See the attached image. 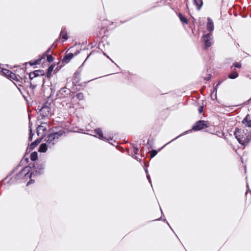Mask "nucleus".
I'll use <instances>...</instances> for the list:
<instances>
[{"instance_id":"nucleus-1","label":"nucleus","mask_w":251,"mask_h":251,"mask_svg":"<svg viewBox=\"0 0 251 251\" xmlns=\"http://www.w3.org/2000/svg\"><path fill=\"white\" fill-rule=\"evenodd\" d=\"M234 135L242 145L248 144L251 140V131L247 129L236 128L234 131Z\"/></svg>"},{"instance_id":"nucleus-2","label":"nucleus","mask_w":251,"mask_h":251,"mask_svg":"<svg viewBox=\"0 0 251 251\" xmlns=\"http://www.w3.org/2000/svg\"><path fill=\"white\" fill-rule=\"evenodd\" d=\"M65 134L64 130H61L57 132H54L49 134L45 138V141L49 148L52 147L58 142L59 138Z\"/></svg>"},{"instance_id":"nucleus-3","label":"nucleus","mask_w":251,"mask_h":251,"mask_svg":"<svg viewBox=\"0 0 251 251\" xmlns=\"http://www.w3.org/2000/svg\"><path fill=\"white\" fill-rule=\"evenodd\" d=\"M209 126V123L207 121L200 120L195 123L193 126L192 129L194 131H199Z\"/></svg>"},{"instance_id":"nucleus-4","label":"nucleus","mask_w":251,"mask_h":251,"mask_svg":"<svg viewBox=\"0 0 251 251\" xmlns=\"http://www.w3.org/2000/svg\"><path fill=\"white\" fill-rule=\"evenodd\" d=\"M39 112L42 119L49 118L51 115V108L47 105L43 106L39 110Z\"/></svg>"},{"instance_id":"nucleus-5","label":"nucleus","mask_w":251,"mask_h":251,"mask_svg":"<svg viewBox=\"0 0 251 251\" xmlns=\"http://www.w3.org/2000/svg\"><path fill=\"white\" fill-rule=\"evenodd\" d=\"M31 167L29 166H26L24 168L22 169V170L20 172L14 177V180L15 181H17L20 180L21 179L24 178L30 172Z\"/></svg>"},{"instance_id":"nucleus-6","label":"nucleus","mask_w":251,"mask_h":251,"mask_svg":"<svg viewBox=\"0 0 251 251\" xmlns=\"http://www.w3.org/2000/svg\"><path fill=\"white\" fill-rule=\"evenodd\" d=\"M33 167L35 168V172L33 173H31L29 176V177H31L32 175H40L44 173V170L45 167V164L44 163H42L40 164H38L36 166L34 165Z\"/></svg>"},{"instance_id":"nucleus-7","label":"nucleus","mask_w":251,"mask_h":251,"mask_svg":"<svg viewBox=\"0 0 251 251\" xmlns=\"http://www.w3.org/2000/svg\"><path fill=\"white\" fill-rule=\"evenodd\" d=\"M71 91L70 89L64 87L59 90L56 94V97L58 99L65 98L68 97V96H71Z\"/></svg>"},{"instance_id":"nucleus-8","label":"nucleus","mask_w":251,"mask_h":251,"mask_svg":"<svg viewBox=\"0 0 251 251\" xmlns=\"http://www.w3.org/2000/svg\"><path fill=\"white\" fill-rule=\"evenodd\" d=\"M212 34L209 33L205 34L202 37V40L204 43L205 49L210 47L213 43Z\"/></svg>"},{"instance_id":"nucleus-9","label":"nucleus","mask_w":251,"mask_h":251,"mask_svg":"<svg viewBox=\"0 0 251 251\" xmlns=\"http://www.w3.org/2000/svg\"><path fill=\"white\" fill-rule=\"evenodd\" d=\"M31 75H33V77H38L41 81H44L43 76L44 75V72L42 70H36L31 72Z\"/></svg>"},{"instance_id":"nucleus-10","label":"nucleus","mask_w":251,"mask_h":251,"mask_svg":"<svg viewBox=\"0 0 251 251\" xmlns=\"http://www.w3.org/2000/svg\"><path fill=\"white\" fill-rule=\"evenodd\" d=\"M242 123L246 127L250 128V130L251 131V115H247L242 121Z\"/></svg>"},{"instance_id":"nucleus-11","label":"nucleus","mask_w":251,"mask_h":251,"mask_svg":"<svg viewBox=\"0 0 251 251\" xmlns=\"http://www.w3.org/2000/svg\"><path fill=\"white\" fill-rule=\"evenodd\" d=\"M94 132L95 133L98 135L99 138L101 140L104 141L109 140V139L112 140V138H107L106 137H104L102 132V130L100 128L95 129L94 130Z\"/></svg>"},{"instance_id":"nucleus-12","label":"nucleus","mask_w":251,"mask_h":251,"mask_svg":"<svg viewBox=\"0 0 251 251\" xmlns=\"http://www.w3.org/2000/svg\"><path fill=\"white\" fill-rule=\"evenodd\" d=\"M206 27L207 30H208L209 32H211L214 30L213 22L209 17L207 18Z\"/></svg>"},{"instance_id":"nucleus-13","label":"nucleus","mask_w":251,"mask_h":251,"mask_svg":"<svg viewBox=\"0 0 251 251\" xmlns=\"http://www.w3.org/2000/svg\"><path fill=\"white\" fill-rule=\"evenodd\" d=\"M74 57V54L73 53H69L67 54H66L63 59H62V62L68 63L69 62V61L71 60V59H72Z\"/></svg>"},{"instance_id":"nucleus-14","label":"nucleus","mask_w":251,"mask_h":251,"mask_svg":"<svg viewBox=\"0 0 251 251\" xmlns=\"http://www.w3.org/2000/svg\"><path fill=\"white\" fill-rule=\"evenodd\" d=\"M41 141V139H37L34 142L31 143L30 145L29 149L30 150H33Z\"/></svg>"},{"instance_id":"nucleus-15","label":"nucleus","mask_w":251,"mask_h":251,"mask_svg":"<svg viewBox=\"0 0 251 251\" xmlns=\"http://www.w3.org/2000/svg\"><path fill=\"white\" fill-rule=\"evenodd\" d=\"M194 4L197 6L198 10H200L203 4L202 0H193Z\"/></svg>"},{"instance_id":"nucleus-16","label":"nucleus","mask_w":251,"mask_h":251,"mask_svg":"<svg viewBox=\"0 0 251 251\" xmlns=\"http://www.w3.org/2000/svg\"><path fill=\"white\" fill-rule=\"evenodd\" d=\"M139 148L137 147H133V151L131 153L132 156L134 158H135L136 160H138V157L137 156H134L135 155L138 154V151H139Z\"/></svg>"},{"instance_id":"nucleus-17","label":"nucleus","mask_w":251,"mask_h":251,"mask_svg":"<svg viewBox=\"0 0 251 251\" xmlns=\"http://www.w3.org/2000/svg\"><path fill=\"white\" fill-rule=\"evenodd\" d=\"M47 145L46 143L42 144L39 148L38 151L41 152H45L47 150Z\"/></svg>"},{"instance_id":"nucleus-18","label":"nucleus","mask_w":251,"mask_h":251,"mask_svg":"<svg viewBox=\"0 0 251 251\" xmlns=\"http://www.w3.org/2000/svg\"><path fill=\"white\" fill-rule=\"evenodd\" d=\"M60 36L62 37V39L64 40L68 39V35L67 32L65 31V28H62L60 34Z\"/></svg>"},{"instance_id":"nucleus-19","label":"nucleus","mask_w":251,"mask_h":251,"mask_svg":"<svg viewBox=\"0 0 251 251\" xmlns=\"http://www.w3.org/2000/svg\"><path fill=\"white\" fill-rule=\"evenodd\" d=\"M178 16L182 24H188V20L184 16H183L181 13H178Z\"/></svg>"},{"instance_id":"nucleus-20","label":"nucleus","mask_w":251,"mask_h":251,"mask_svg":"<svg viewBox=\"0 0 251 251\" xmlns=\"http://www.w3.org/2000/svg\"><path fill=\"white\" fill-rule=\"evenodd\" d=\"M46 129H47L46 127L44 126H39L37 128V133L39 135L40 133H42L44 132L45 131H46Z\"/></svg>"},{"instance_id":"nucleus-21","label":"nucleus","mask_w":251,"mask_h":251,"mask_svg":"<svg viewBox=\"0 0 251 251\" xmlns=\"http://www.w3.org/2000/svg\"><path fill=\"white\" fill-rule=\"evenodd\" d=\"M1 72L3 75H5L7 77H9L10 74H11L12 72L11 71L6 69H1Z\"/></svg>"},{"instance_id":"nucleus-22","label":"nucleus","mask_w":251,"mask_h":251,"mask_svg":"<svg viewBox=\"0 0 251 251\" xmlns=\"http://www.w3.org/2000/svg\"><path fill=\"white\" fill-rule=\"evenodd\" d=\"M238 76V74L236 72H233L228 75V78L230 79H235Z\"/></svg>"},{"instance_id":"nucleus-23","label":"nucleus","mask_w":251,"mask_h":251,"mask_svg":"<svg viewBox=\"0 0 251 251\" xmlns=\"http://www.w3.org/2000/svg\"><path fill=\"white\" fill-rule=\"evenodd\" d=\"M38 158V154L36 151H34L30 154V159L32 161H35Z\"/></svg>"},{"instance_id":"nucleus-24","label":"nucleus","mask_w":251,"mask_h":251,"mask_svg":"<svg viewBox=\"0 0 251 251\" xmlns=\"http://www.w3.org/2000/svg\"><path fill=\"white\" fill-rule=\"evenodd\" d=\"M42 59V58H41L38 59L34 61H31L29 62V63L31 66H34L35 65L39 64L41 62Z\"/></svg>"},{"instance_id":"nucleus-25","label":"nucleus","mask_w":251,"mask_h":251,"mask_svg":"<svg viewBox=\"0 0 251 251\" xmlns=\"http://www.w3.org/2000/svg\"><path fill=\"white\" fill-rule=\"evenodd\" d=\"M54 66L52 65H50L49 67V68L48 69V72H47V77H49L50 76V75H51V73H52V71H53V70L54 69Z\"/></svg>"},{"instance_id":"nucleus-26","label":"nucleus","mask_w":251,"mask_h":251,"mask_svg":"<svg viewBox=\"0 0 251 251\" xmlns=\"http://www.w3.org/2000/svg\"><path fill=\"white\" fill-rule=\"evenodd\" d=\"M76 97L77 99H78L79 100H82L84 98V95L82 93H79L76 94Z\"/></svg>"},{"instance_id":"nucleus-27","label":"nucleus","mask_w":251,"mask_h":251,"mask_svg":"<svg viewBox=\"0 0 251 251\" xmlns=\"http://www.w3.org/2000/svg\"><path fill=\"white\" fill-rule=\"evenodd\" d=\"M8 78H10L11 79H12L13 80H16L18 81V78H17L16 75L12 72H11V74H10Z\"/></svg>"},{"instance_id":"nucleus-28","label":"nucleus","mask_w":251,"mask_h":251,"mask_svg":"<svg viewBox=\"0 0 251 251\" xmlns=\"http://www.w3.org/2000/svg\"><path fill=\"white\" fill-rule=\"evenodd\" d=\"M37 85H38V84H35L34 80H33L32 82H30V87L32 88V89H34L35 88H36Z\"/></svg>"},{"instance_id":"nucleus-29","label":"nucleus","mask_w":251,"mask_h":251,"mask_svg":"<svg viewBox=\"0 0 251 251\" xmlns=\"http://www.w3.org/2000/svg\"><path fill=\"white\" fill-rule=\"evenodd\" d=\"M157 153V151L155 150H153L151 151V158H152L153 157H154Z\"/></svg>"},{"instance_id":"nucleus-30","label":"nucleus","mask_w":251,"mask_h":251,"mask_svg":"<svg viewBox=\"0 0 251 251\" xmlns=\"http://www.w3.org/2000/svg\"><path fill=\"white\" fill-rule=\"evenodd\" d=\"M233 66L235 68H240L241 67V64L240 62H236L233 64Z\"/></svg>"},{"instance_id":"nucleus-31","label":"nucleus","mask_w":251,"mask_h":251,"mask_svg":"<svg viewBox=\"0 0 251 251\" xmlns=\"http://www.w3.org/2000/svg\"><path fill=\"white\" fill-rule=\"evenodd\" d=\"M33 136V133L32 132V129H30L29 135V137H28V140L29 141H32Z\"/></svg>"},{"instance_id":"nucleus-32","label":"nucleus","mask_w":251,"mask_h":251,"mask_svg":"<svg viewBox=\"0 0 251 251\" xmlns=\"http://www.w3.org/2000/svg\"><path fill=\"white\" fill-rule=\"evenodd\" d=\"M47 60L49 62H51L53 60V57L51 55H48Z\"/></svg>"},{"instance_id":"nucleus-33","label":"nucleus","mask_w":251,"mask_h":251,"mask_svg":"<svg viewBox=\"0 0 251 251\" xmlns=\"http://www.w3.org/2000/svg\"><path fill=\"white\" fill-rule=\"evenodd\" d=\"M29 77L31 82L33 81V80L35 81L34 79L36 78V77H33V75H31V72L29 74Z\"/></svg>"},{"instance_id":"nucleus-34","label":"nucleus","mask_w":251,"mask_h":251,"mask_svg":"<svg viewBox=\"0 0 251 251\" xmlns=\"http://www.w3.org/2000/svg\"><path fill=\"white\" fill-rule=\"evenodd\" d=\"M17 83H15V85L17 86V87L18 88L19 90L20 91H21V89L19 87H18V86H20V87L22 86L21 84H20V82L18 80V81H17Z\"/></svg>"},{"instance_id":"nucleus-35","label":"nucleus","mask_w":251,"mask_h":251,"mask_svg":"<svg viewBox=\"0 0 251 251\" xmlns=\"http://www.w3.org/2000/svg\"><path fill=\"white\" fill-rule=\"evenodd\" d=\"M203 106H201L199 108V112L200 113H201L203 111Z\"/></svg>"},{"instance_id":"nucleus-36","label":"nucleus","mask_w":251,"mask_h":251,"mask_svg":"<svg viewBox=\"0 0 251 251\" xmlns=\"http://www.w3.org/2000/svg\"><path fill=\"white\" fill-rule=\"evenodd\" d=\"M35 80V84H37V82L38 81L39 82H41L40 80V79H38V77L34 79ZM43 82V84L44 83V81H42Z\"/></svg>"},{"instance_id":"nucleus-37","label":"nucleus","mask_w":251,"mask_h":251,"mask_svg":"<svg viewBox=\"0 0 251 251\" xmlns=\"http://www.w3.org/2000/svg\"><path fill=\"white\" fill-rule=\"evenodd\" d=\"M147 177L149 181L150 182V183L151 184V179L150 176V175L149 174L147 175Z\"/></svg>"},{"instance_id":"nucleus-38","label":"nucleus","mask_w":251,"mask_h":251,"mask_svg":"<svg viewBox=\"0 0 251 251\" xmlns=\"http://www.w3.org/2000/svg\"><path fill=\"white\" fill-rule=\"evenodd\" d=\"M210 78H211V75H209L208 76L204 78V80L208 81L210 79Z\"/></svg>"},{"instance_id":"nucleus-39","label":"nucleus","mask_w":251,"mask_h":251,"mask_svg":"<svg viewBox=\"0 0 251 251\" xmlns=\"http://www.w3.org/2000/svg\"><path fill=\"white\" fill-rule=\"evenodd\" d=\"M57 45L55 44V42L53 43L52 45L51 46V47L50 48H51V49L52 48H55L56 47Z\"/></svg>"},{"instance_id":"nucleus-40","label":"nucleus","mask_w":251,"mask_h":251,"mask_svg":"<svg viewBox=\"0 0 251 251\" xmlns=\"http://www.w3.org/2000/svg\"><path fill=\"white\" fill-rule=\"evenodd\" d=\"M51 50V48H49L47 51L45 52V54H48L50 52Z\"/></svg>"},{"instance_id":"nucleus-41","label":"nucleus","mask_w":251,"mask_h":251,"mask_svg":"<svg viewBox=\"0 0 251 251\" xmlns=\"http://www.w3.org/2000/svg\"><path fill=\"white\" fill-rule=\"evenodd\" d=\"M103 54H104V55L106 56V57H107L108 58H109V59H110V60L112 62H114V61H113V60H112V59H111V58H110L108 55H106V54H105L104 52H103Z\"/></svg>"},{"instance_id":"nucleus-42","label":"nucleus","mask_w":251,"mask_h":251,"mask_svg":"<svg viewBox=\"0 0 251 251\" xmlns=\"http://www.w3.org/2000/svg\"><path fill=\"white\" fill-rule=\"evenodd\" d=\"M103 54H104V55L106 56V57H107L108 58H109V59H110V60L112 62H114V61H113V60H112V59H111V58H110L108 55H106V54H105L104 52H103Z\"/></svg>"},{"instance_id":"nucleus-43","label":"nucleus","mask_w":251,"mask_h":251,"mask_svg":"<svg viewBox=\"0 0 251 251\" xmlns=\"http://www.w3.org/2000/svg\"><path fill=\"white\" fill-rule=\"evenodd\" d=\"M145 172L146 173V175L149 174H148V171L147 169H145Z\"/></svg>"},{"instance_id":"nucleus-44","label":"nucleus","mask_w":251,"mask_h":251,"mask_svg":"<svg viewBox=\"0 0 251 251\" xmlns=\"http://www.w3.org/2000/svg\"><path fill=\"white\" fill-rule=\"evenodd\" d=\"M32 179H30V180L29 181H28L27 183V185H28L30 183V181H32Z\"/></svg>"},{"instance_id":"nucleus-45","label":"nucleus","mask_w":251,"mask_h":251,"mask_svg":"<svg viewBox=\"0 0 251 251\" xmlns=\"http://www.w3.org/2000/svg\"><path fill=\"white\" fill-rule=\"evenodd\" d=\"M219 84H220V82H219V83H218L216 85V87H215V89H214V90H216V88H217V87Z\"/></svg>"},{"instance_id":"nucleus-46","label":"nucleus","mask_w":251,"mask_h":251,"mask_svg":"<svg viewBox=\"0 0 251 251\" xmlns=\"http://www.w3.org/2000/svg\"><path fill=\"white\" fill-rule=\"evenodd\" d=\"M25 161L26 162V163H28V158H26L25 159Z\"/></svg>"},{"instance_id":"nucleus-47","label":"nucleus","mask_w":251,"mask_h":251,"mask_svg":"<svg viewBox=\"0 0 251 251\" xmlns=\"http://www.w3.org/2000/svg\"><path fill=\"white\" fill-rule=\"evenodd\" d=\"M181 135H180L179 136H178L176 137V138H175L173 139L172 140V141L175 140L178 137H179V136H180Z\"/></svg>"},{"instance_id":"nucleus-48","label":"nucleus","mask_w":251,"mask_h":251,"mask_svg":"<svg viewBox=\"0 0 251 251\" xmlns=\"http://www.w3.org/2000/svg\"><path fill=\"white\" fill-rule=\"evenodd\" d=\"M148 144L149 145H151V144H151V142H150V140H148Z\"/></svg>"},{"instance_id":"nucleus-49","label":"nucleus","mask_w":251,"mask_h":251,"mask_svg":"<svg viewBox=\"0 0 251 251\" xmlns=\"http://www.w3.org/2000/svg\"><path fill=\"white\" fill-rule=\"evenodd\" d=\"M17 167H17L16 168H15V169L13 171V172H12V173H13L14 172H15V170H17Z\"/></svg>"},{"instance_id":"nucleus-50","label":"nucleus","mask_w":251,"mask_h":251,"mask_svg":"<svg viewBox=\"0 0 251 251\" xmlns=\"http://www.w3.org/2000/svg\"><path fill=\"white\" fill-rule=\"evenodd\" d=\"M248 193V191H246V196L247 195Z\"/></svg>"},{"instance_id":"nucleus-51","label":"nucleus","mask_w":251,"mask_h":251,"mask_svg":"<svg viewBox=\"0 0 251 251\" xmlns=\"http://www.w3.org/2000/svg\"><path fill=\"white\" fill-rule=\"evenodd\" d=\"M87 59V58L85 59V60L84 61V62H85L86 61Z\"/></svg>"},{"instance_id":"nucleus-52","label":"nucleus","mask_w":251,"mask_h":251,"mask_svg":"<svg viewBox=\"0 0 251 251\" xmlns=\"http://www.w3.org/2000/svg\"><path fill=\"white\" fill-rule=\"evenodd\" d=\"M87 59V58L85 59V60L84 61V62H85L86 61Z\"/></svg>"},{"instance_id":"nucleus-53","label":"nucleus","mask_w":251,"mask_h":251,"mask_svg":"<svg viewBox=\"0 0 251 251\" xmlns=\"http://www.w3.org/2000/svg\"><path fill=\"white\" fill-rule=\"evenodd\" d=\"M87 59V58L85 59V60L84 61V62H85L86 61Z\"/></svg>"},{"instance_id":"nucleus-54","label":"nucleus","mask_w":251,"mask_h":251,"mask_svg":"<svg viewBox=\"0 0 251 251\" xmlns=\"http://www.w3.org/2000/svg\"><path fill=\"white\" fill-rule=\"evenodd\" d=\"M87 59V58L85 59V60L84 61V62H85L86 61Z\"/></svg>"},{"instance_id":"nucleus-55","label":"nucleus","mask_w":251,"mask_h":251,"mask_svg":"<svg viewBox=\"0 0 251 251\" xmlns=\"http://www.w3.org/2000/svg\"><path fill=\"white\" fill-rule=\"evenodd\" d=\"M166 223H167V225H168L169 226H170V225H169V223H168V222H166Z\"/></svg>"},{"instance_id":"nucleus-56","label":"nucleus","mask_w":251,"mask_h":251,"mask_svg":"<svg viewBox=\"0 0 251 251\" xmlns=\"http://www.w3.org/2000/svg\"><path fill=\"white\" fill-rule=\"evenodd\" d=\"M166 223H167V225H168L169 226H170V225H169V223H168V222H166Z\"/></svg>"},{"instance_id":"nucleus-57","label":"nucleus","mask_w":251,"mask_h":251,"mask_svg":"<svg viewBox=\"0 0 251 251\" xmlns=\"http://www.w3.org/2000/svg\"><path fill=\"white\" fill-rule=\"evenodd\" d=\"M250 17H251V16H250Z\"/></svg>"}]
</instances>
